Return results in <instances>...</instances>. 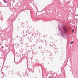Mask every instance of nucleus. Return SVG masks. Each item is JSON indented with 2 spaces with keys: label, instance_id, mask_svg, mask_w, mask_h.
Segmentation results:
<instances>
[{
  "label": "nucleus",
  "instance_id": "obj_13",
  "mask_svg": "<svg viewBox=\"0 0 78 78\" xmlns=\"http://www.w3.org/2000/svg\"><path fill=\"white\" fill-rule=\"evenodd\" d=\"M0 15H1V14H0Z\"/></svg>",
  "mask_w": 78,
  "mask_h": 78
},
{
  "label": "nucleus",
  "instance_id": "obj_7",
  "mask_svg": "<svg viewBox=\"0 0 78 78\" xmlns=\"http://www.w3.org/2000/svg\"><path fill=\"white\" fill-rule=\"evenodd\" d=\"M73 41H72L71 42V43H70V44H73Z\"/></svg>",
  "mask_w": 78,
  "mask_h": 78
},
{
  "label": "nucleus",
  "instance_id": "obj_9",
  "mask_svg": "<svg viewBox=\"0 0 78 78\" xmlns=\"http://www.w3.org/2000/svg\"><path fill=\"white\" fill-rule=\"evenodd\" d=\"M61 33H63V32H62V31H61Z\"/></svg>",
  "mask_w": 78,
  "mask_h": 78
},
{
  "label": "nucleus",
  "instance_id": "obj_5",
  "mask_svg": "<svg viewBox=\"0 0 78 78\" xmlns=\"http://www.w3.org/2000/svg\"><path fill=\"white\" fill-rule=\"evenodd\" d=\"M55 53H57V52H58V51L56 49H55Z\"/></svg>",
  "mask_w": 78,
  "mask_h": 78
},
{
  "label": "nucleus",
  "instance_id": "obj_10",
  "mask_svg": "<svg viewBox=\"0 0 78 78\" xmlns=\"http://www.w3.org/2000/svg\"><path fill=\"white\" fill-rule=\"evenodd\" d=\"M2 48H4L3 46H2Z\"/></svg>",
  "mask_w": 78,
  "mask_h": 78
},
{
  "label": "nucleus",
  "instance_id": "obj_14",
  "mask_svg": "<svg viewBox=\"0 0 78 78\" xmlns=\"http://www.w3.org/2000/svg\"><path fill=\"white\" fill-rule=\"evenodd\" d=\"M58 28H59V26H58Z\"/></svg>",
  "mask_w": 78,
  "mask_h": 78
},
{
  "label": "nucleus",
  "instance_id": "obj_1",
  "mask_svg": "<svg viewBox=\"0 0 78 78\" xmlns=\"http://www.w3.org/2000/svg\"><path fill=\"white\" fill-rule=\"evenodd\" d=\"M63 29L66 33L67 32V29L65 27H63Z\"/></svg>",
  "mask_w": 78,
  "mask_h": 78
},
{
  "label": "nucleus",
  "instance_id": "obj_12",
  "mask_svg": "<svg viewBox=\"0 0 78 78\" xmlns=\"http://www.w3.org/2000/svg\"><path fill=\"white\" fill-rule=\"evenodd\" d=\"M0 45H1V44H0Z\"/></svg>",
  "mask_w": 78,
  "mask_h": 78
},
{
  "label": "nucleus",
  "instance_id": "obj_2",
  "mask_svg": "<svg viewBox=\"0 0 78 78\" xmlns=\"http://www.w3.org/2000/svg\"><path fill=\"white\" fill-rule=\"evenodd\" d=\"M53 58V57H52V55H51V54H50V57H49V59H52Z\"/></svg>",
  "mask_w": 78,
  "mask_h": 78
},
{
  "label": "nucleus",
  "instance_id": "obj_8",
  "mask_svg": "<svg viewBox=\"0 0 78 78\" xmlns=\"http://www.w3.org/2000/svg\"><path fill=\"white\" fill-rule=\"evenodd\" d=\"M62 36V37H63V34H62V35H61V36Z\"/></svg>",
  "mask_w": 78,
  "mask_h": 78
},
{
  "label": "nucleus",
  "instance_id": "obj_11",
  "mask_svg": "<svg viewBox=\"0 0 78 78\" xmlns=\"http://www.w3.org/2000/svg\"><path fill=\"white\" fill-rule=\"evenodd\" d=\"M30 47H32V46H30Z\"/></svg>",
  "mask_w": 78,
  "mask_h": 78
},
{
  "label": "nucleus",
  "instance_id": "obj_6",
  "mask_svg": "<svg viewBox=\"0 0 78 78\" xmlns=\"http://www.w3.org/2000/svg\"><path fill=\"white\" fill-rule=\"evenodd\" d=\"M74 29H72V33H73V32H74Z\"/></svg>",
  "mask_w": 78,
  "mask_h": 78
},
{
  "label": "nucleus",
  "instance_id": "obj_4",
  "mask_svg": "<svg viewBox=\"0 0 78 78\" xmlns=\"http://www.w3.org/2000/svg\"><path fill=\"white\" fill-rule=\"evenodd\" d=\"M3 1L4 2V3H7V1L5 0H3Z\"/></svg>",
  "mask_w": 78,
  "mask_h": 78
},
{
  "label": "nucleus",
  "instance_id": "obj_3",
  "mask_svg": "<svg viewBox=\"0 0 78 78\" xmlns=\"http://www.w3.org/2000/svg\"><path fill=\"white\" fill-rule=\"evenodd\" d=\"M52 47H53V49H56V46H53Z\"/></svg>",
  "mask_w": 78,
  "mask_h": 78
}]
</instances>
